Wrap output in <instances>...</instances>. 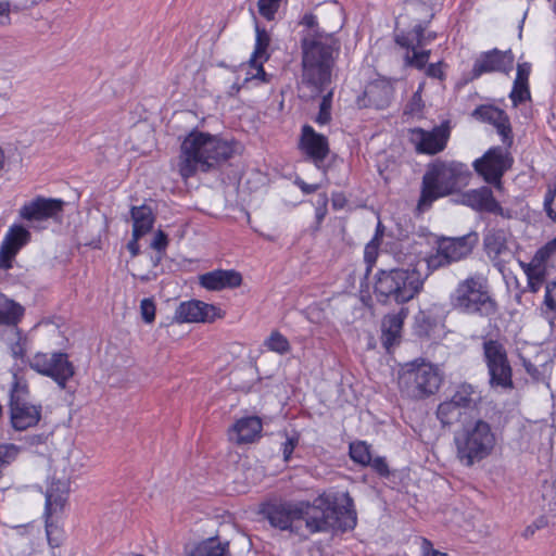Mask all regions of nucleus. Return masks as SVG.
<instances>
[{"mask_svg": "<svg viewBox=\"0 0 556 556\" xmlns=\"http://www.w3.org/2000/svg\"><path fill=\"white\" fill-rule=\"evenodd\" d=\"M258 515L269 525L280 531L300 535L302 526L308 533L319 532H346L356 527L357 517L353 498L349 493L342 495L339 503L337 496L321 494L307 501L270 500L260 505Z\"/></svg>", "mask_w": 556, "mask_h": 556, "instance_id": "obj_1", "label": "nucleus"}, {"mask_svg": "<svg viewBox=\"0 0 556 556\" xmlns=\"http://www.w3.org/2000/svg\"><path fill=\"white\" fill-rule=\"evenodd\" d=\"M481 403V392L464 382L437 408V417L443 427L459 425L463 428V432L455 435V443L457 457L466 466L485 456L486 422L479 418Z\"/></svg>", "mask_w": 556, "mask_h": 556, "instance_id": "obj_2", "label": "nucleus"}, {"mask_svg": "<svg viewBox=\"0 0 556 556\" xmlns=\"http://www.w3.org/2000/svg\"><path fill=\"white\" fill-rule=\"evenodd\" d=\"M300 47L302 54L300 98L313 100L330 86L341 43L334 34L308 35L305 39H300Z\"/></svg>", "mask_w": 556, "mask_h": 556, "instance_id": "obj_3", "label": "nucleus"}, {"mask_svg": "<svg viewBox=\"0 0 556 556\" xmlns=\"http://www.w3.org/2000/svg\"><path fill=\"white\" fill-rule=\"evenodd\" d=\"M238 142L198 130L191 131L182 141L179 156V173L188 179L198 172L208 173L219 168L237 152Z\"/></svg>", "mask_w": 556, "mask_h": 556, "instance_id": "obj_4", "label": "nucleus"}, {"mask_svg": "<svg viewBox=\"0 0 556 556\" xmlns=\"http://www.w3.org/2000/svg\"><path fill=\"white\" fill-rule=\"evenodd\" d=\"M427 278L428 274L421 271V262L379 269L374 277V294L380 304L403 305L422 291Z\"/></svg>", "mask_w": 556, "mask_h": 556, "instance_id": "obj_5", "label": "nucleus"}, {"mask_svg": "<svg viewBox=\"0 0 556 556\" xmlns=\"http://www.w3.org/2000/svg\"><path fill=\"white\" fill-rule=\"evenodd\" d=\"M472 173L469 166L457 161H435L431 163L421 182L417 208L429 210L439 198L456 193L469 185Z\"/></svg>", "mask_w": 556, "mask_h": 556, "instance_id": "obj_6", "label": "nucleus"}, {"mask_svg": "<svg viewBox=\"0 0 556 556\" xmlns=\"http://www.w3.org/2000/svg\"><path fill=\"white\" fill-rule=\"evenodd\" d=\"M442 382L437 366L425 359H415L405 364L399 374V388L403 395L422 400L434 394Z\"/></svg>", "mask_w": 556, "mask_h": 556, "instance_id": "obj_7", "label": "nucleus"}, {"mask_svg": "<svg viewBox=\"0 0 556 556\" xmlns=\"http://www.w3.org/2000/svg\"><path fill=\"white\" fill-rule=\"evenodd\" d=\"M510 150L511 147L506 146L489 148V215L501 216L503 218H510L511 211L502 205L503 200H497L493 195L492 189L497 191L501 195L505 192L502 177L513 168L515 163Z\"/></svg>", "mask_w": 556, "mask_h": 556, "instance_id": "obj_8", "label": "nucleus"}, {"mask_svg": "<svg viewBox=\"0 0 556 556\" xmlns=\"http://www.w3.org/2000/svg\"><path fill=\"white\" fill-rule=\"evenodd\" d=\"M29 367L36 372L51 378L61 390L67 388L76 369L64 352L36 353L29 361Z\"/></svg>", "mask_w": 556, "mask_h": 556, "instance_id": "obj_9", "label": "nucleus"}, {"mask_svg": "<svg viewBox=\"0 0 556 556\" xmlns=\"http://www.w3.org/2000/svg\"><path fill=\"white\" fill-rule=\"evenodd\" d=\"M451 305L465 314L483 315L486 304V286L481 275L469 277L458 283L450 298Z\"/></svg>", "mask_w": 556, "mask_h": 556, "instance_id": "obj_10", "label": "nucleus"}, {"mask_svg": "<svg viewBox=\"0 0 556 556\" xmlns=\"http://www.w3.org/2000/svg\"><path fill=\"white\" fill-rule=\"evenodd\" d=\"M528 288L536 293L546 280L549 269H556V237L542 245L529 263L520 262Z\"/></svg>", "mask_w": 556, "mask_h": 556, "instance_id": "obj_11", "label": "nucleus"}, {"mask_svg": "<svg viewBox=\"0 0 556 556\" xmlns=\"http://www.w3.org/2000/svg\"><path fill=\"white\" fill-rule=\"evenodd\" d=\"M489 383L492 387L513 389V370L503 344L489 340Z\"/></svg>", "mask_w": 556, "mask_h": 556, "instance_id": "obj_12", "label": "nucleus"}, {"mask_svg": "<svg viewBox=\"0 0 556 556\" xmlns=\"http://www.w3.org/2000/svg\"><path fill=\"white\" fill-rule=\"evenodd\" d=\"M220 308L213 304H207L200 300H190L181 302L174 315V320L178 324L184 323H213L220 318Z\"/></svg>", "mask_w": 556, "mask_h": 556, "instance_id": "obj_13", "label": "nucleus"}, {"mask_svg": "<svg viewBox=\"0 0 556 556\" xmlns=\"http://www.w3.org/2000/svg\"><path fill=\"white\" fill-rule=\"evenodd\" d=\"M63 207L64 201L61 199L37 197L21 207L20 216L34 224L59 217L63 212Z\"/></svg>", "mask_w": 556, "mask_h": 556, "instance_id": "obj_14", "label": "nucleus"}, {"mask_svg": "<svg viewBox=\"0 0 556 556\" xmlns=\"http://www.w3.org/2000/svg\"><path fill=\"white\" fill-rule=\"evenodd\" d=\"M450 122L445 121L441 125L435 126L432 130L427 131L421 128L413 130L414 141L418 152L427 154H437L444 150L450 138Z\"/></svg>", "mask_w": 556, "mask_h": 556, "instance_id": "obj_15", "label": "nucleus"}, {"mask_svg": "<svg viewBox=\"0 0 556 556\" xmlns=\"http://www.w3.org/2000/svg\"><path fill=\"white\" fill-rule=\"evenodd\" d=\"M300 146L315 166L321 169L330 152L327 137L316 132L311 125L306 124L302 127Z\"/></svg>", "mask_w": 556, "mask_h": 556, "instance_id": "obj_16", "label": "nucleus"}, {"mask_svg": "<svg viewBox=\"0 0 556 556\" xmlns=\"http://www.w3.org/2000/svg\"><path fill=\"white\" fill-rule=\"evenodd\" d=\"M70 485L66 480L52 479L46 491V531L50 535L53 527L52 517L61 513L67 502Z\"/></svg>", "mask_w": 556, "mask_h": 556, "instance_id": "obj_17", "label": "nucleus"}, {"mask_svg": "<svg viewBox=\"0 0 556 556\" xmlns=\"http://www.w3.org/2000/svg\"><path fill=\"white\" fill-rule=\"evenodd\" d=\"M408 313V308L402 306L397 313L387 314L382 318L381 342L388 351L400 343L404 320Z\"/></svg>", "mask_w": 556, "mask_h": 556, "instance_id": "obj_18", "label": "nucleus"}, {"mask_svg": "<svg viewBox=\"0 0 556 556\" xmlns=\"http://www.w3.org/2000/svg\"><path fill=\"white\" fill-rule=\"evenodd\" d=\"M200 285L211 291L233 289L242 283V276L235 269H215L199 277Z\"/></svg>", "mask_w": 556, "mask_h": 556, "instance_id": "obj_19", "label": "nucleus"}, {"mask_svg": "<svg viewBox=\"0 0 556 556\" xmlns=\"http://www.w3.org/2000/svg\"><path fill=\"white\" fill-rule=\"evenodd\" d=\"M12 427L17 431H24L35 427L41 419V404L24 402L23 405L9 406Z\"/></svg>", "mask_w": 556, "mask_h": 556, "instance_id": "obj_20", "label": "nucleus"}, {"mask_svg": "<svg viewBox=\"0 0 556 556\" xmlns=\"http://www.w3.org/2000/svg\"><path fill=\"white\" fill-rule=\"evenodd\" d=\"M477 242L478 235L476 232H470L456 238H441L438 241L441 245V250L448 255L453 263L458 262L470 254Z\"/></svg>", "mask_w": 556, "mask_h": 556, "instance_id": "obj_21", "label": "nucleus"}, {"mask_svg": "<svg viewBox=\"0 0 556 556\" xmlns=\"http://www.w3.org/2000/svg\"><path fill=\"white\" fill-rule=\"evenodd\" d=\"M24 307L0 293V325L7 326L8 334H18V323L24 316Z\"/></svg>", "mask_w": 556, "mask_h": 556, "instance_id": "obj_22", "label": "nucleus"}, {"mask_svg": "<svg viewBox=\"0 0 556 556\" xmlns=\"http://www.w3.org/2000/svg\"><path fill=\"white\" fill-rule=\"evenodd\" d=\"M393 97L392 86L384 80L370 83L364 91L365 106L382 110L389 106Z\"/></svg>", "mask_w": 556, "mask_h": 556, "instance_id": "obj_23", "label": "nucleus"}, {"mask_svg": "<svg viewBox=\"0 0 556 556\" xmlns=\"http://www.w3.org/2000/svg\"><path fill=\"white\" fill-rule=\"evenodd\" d=\"M262 421L256 416L239 419L232 427L231 439L238 444L252 443L262 431Z\"/></svg>", "mask_w": 556, "mask_h": 556, "instance_id": "obj_24", "label": "nucleus"}, {"mask_svg": "<svg viewBox=\"0 0 556 556\" xmlns=\"http://www.w3.org/2000/svg\"><path fill=\"white\" fill-rule=\"evenodd\" d=\"M489 124H491L500 136L502 146L513 147L514 132L508 114L498 108L489 104Z\"/></svg>", "mask_w": 556, "mask_h": 556, "instance_id": "obj_25", "label": "nucleus"}, {"mask_svg": "<svg viewBox=\"0 0 556 556\" xmlns=\"http://www.w3.org/2000/svg\"><path fill=\"white\" fill-rule=\"evenodd\" d=\"M130 215L132 219V231L136 232V237H142L151 231L155 216L150 206L146 204L131 206Z\"/></svg>", "mask_w": 556, "mask_h": 556, "instance_id": "obj_26", "label": "nucleus"}, {"mask_svg": "<svg viewBox=\"0 0 556 556\" xmlns=\"http://www.w3.org/2000/svg\"><path fill=\"white\" fill-rule=\"evenodd\" d=\"M9 406L23 405L29 402L30 391L26 378L16 370L12 375L11 387L9 391Z\"/></svg>", "mask_w": 556, "mask_h": 556, "instance_id": "obj_27", "label": "nucleus"}, {"mask_svg": "<svg viewBox=\"0 0 556 556\" xmlns=\"http://www.w3.org/2000/svg\"><path fill=\"white\" fill-rule=\"evenodd\" d=\"M191 556H231V554L228 542L223 543L217 538H212L198 544Z\"/></svg>", "mask_w": 556, "mask_h": 556, "instance_id": "obj_28", "label": "nucleus"}, {"mask_svg": "<svg viewBox=\"0 0 556 556\" xmlns=\"http://www.w3.org/2000/svg\"><path fill=\"white\" fill-rule=\"evenodd\" d=\"M514 54L510 51H498L496 49L489 51V72L509 73L514 67Z\"/></svg>", "mask_w": 556, "mask_h": 556, "instance_id": "obj_29", "label": "nucleus"}, {"mask_svg": "<svg viewBox=\"0 0 556 556\" xmlns=\"http://www.w3.org/2000/svg\"><path fill=\"white\" fill-rule=\"evenodd\" d=\"M30 240V232L22 225H12L4 236L5 245L20 251Z\"/></svg>", "mask_w": 556, "mask_h": 556, "instance_id": "obj_30", "label": "nucleus"}, {"mask_svg": "<svg viewBox=\"0 0 556 556\" xmlns=\"http://www.w3.org/2000/svg\"><path fill=\"white\" fill-rule=\"evenodd\" d=\"M437 326V319L432 315L420 311L415 316L414 334L418 338H431Z\"/></svg>", "mask_w": 556, "mask_h": 556, "instance_id": "obj_31", "label": "nucleus"}, {"mask_svg": "<svg viewBox=\"0 0 556 556\" xmlns=\"http://www.w3.org/2000/svg\"><path fill=\"white\" fill-rule=\"evenodd\" d=\"M255 47L254 51L251 55L252 62H255L256 59H262L263 61H267L269 59L268 48L271 41L269 33L261 27L257 23L255 24Z\"/></svg>", "mask_w": 556, "mask_h": 556, "instance_id": "obj_32", "label": "nucleus"}, {"mask_svg": "<svg viewBox=\"0 0 556 556\" xmlns=\"http://www.w3.org/2000/svg\"><path fill=\"white\" fill-rule=\"evenodd\" d=\"M462 203L481 213L486 211V186L463 193Z\"/></svg>", "mask_w": 556, "mask_h": 556, "instance_id": "obj_33", "label": "nucleus"}, {"mask_svg": "<svg viewBox=\"0 0 556 556\" xmlns=\"http://www.w3.org/2000/svg\"><path fill=\"white\" fill-rule=\"evenodd\" d=\"M349 454L353 462L362 466H368L371 463L370 445L365 441L351 443Z\"/></svg>", "mask_w": 556, "mask_h": 556, "instance_id": "obj_34", "label": "nucleus"}, {"mask_svg": "<svg viewBox=\"0 0 556 556\" xmlns=\"http://www.w3.org/2000/svg\"><path fill=\"white\" fill-rule=\"evenodd\" d=\"M425 262L427 267V271L425 274H428V276L434 270L446 267L453 263L448 255L441 250V245L439 243L435 253L427 256Z\"/></svg>", "mask_w": 556, "mask_h": 556, "instance_id": "obj_35", "label": "nucleus"}, {"mask_svg": "<svg viewBox=\"0 0 556 556\" xmlns=\"http://www.w3.org/2000/svg\"><path fill=\"white\" fill-rule=\"evenodd\" d=\"M264 344L269 351L280 355H285L291 350L289 340L279 331H273Z\"/></svg>", "mask_w": 556, "mask_h": 556, "instance_id": "obj_36", "label": "nucleus"}, {"mask_svg": "<svg viewBox=\"0 0 556 556\" xmlns=\"http://www.w3.org/2000/svg\"><path fill=\"white\" fill-rule=\"evenodd\" d=\"M300 25L304 27V29L300 33V39H305L308 35L330 34L319 27L317 16L313 13H305L300 21Z\"/></svg>", "mask_w": 556, "mask_h": 556, "instance_id": "obj_37", "label": "nucleus"}, {"mask_svg": "<svg viewBox=\"0 0 556 556\" xmlns=\"http://www.w3.org/2000/svg\"><path fill=\"white\" fill-rule=\"evenodd\" d=\"M509 99L514 108L519 106L526 101L531 99V92L529 84L514 81L513 88L509 92Z\"/></svg>", "mask_w": 556, "mask_h": 556, "instance_id": "obj_38", "label": "nucleus"}, {"mask_svg": "<svg viewBox=\"0 0 556 556\" xmlns=\"http://www.w3.org/2000/svg\"><path fill=\"white\" fill-rule=\"evenodd\" d=\"M546 216L556 223V181L548 185L543 201Z\"/></svg>", "mask_w": 556, "mask_h": 556, "instance_id": "obj_39", "label": "nucleus"}, {"mask_svg": "<svg viewBox=\"0 0 556 556\" xmlns=\"http://www.w3.org/2000/svg\"><path fill=\"white\" fill-rule=\"evenodd\" d=\"M415 48L412 50V54L409 52L406 53L405 63L412 67H416L418 70H424L428 63L430 56V50H417Z\"/></svg>", "mask_w": 556, "mask_h": 556, "instance_id": "obj_40", "label": "nucleus"}, {"mask_svg": "<svg viewBox=\"0 0 556 556\" xmlns=\"http://www.w3.org/2000/svg\"><path fill=\"white\" fill-rule=\"evenodd\" d=\"M427 24H428V22L418 23L413 28V35H414V38L416 39V46L419 49H422L424 47L429 45L437 37V34L433 31H429L428 34L425 33L426 28H427Z\"/></svg>", "mask_w": 556, "mask_h": 556, "instance_id": "obj_41", "label": "nucleus"}, {"mask_svg": "<svg viewBox=\"0 0 556 556\" xmlns=\"http://www.w3.org/2000/svg\"><path fill=\"white\" fill-rule=\"evenodd\" d=\"M544 305L546 307L545 314L553 313L554 315L549 318V323L553 324V319L556 318V281L546 285Z\"/></svg>", "mask_w": 556, "mask_h": 556, "instance_id": "obj_42", "label": "nucleus"}, {"mask_svg": "<svg viewBox=\"0 0 556 556\" xmlns=\"http://www.w3.org/2000/svg\"><path fill=\"white\" fill-rule=\"evenodd\" d=\"M378 257V243L372 239L364 250V261L366 263L365 278H368Z\"/></svg>", "mask_w": 556, "mask_h": 556, "instance_id": "obj_43", "label": "nucleus"}, {"mask_svg": "<svg viewBox=\"0 0 556 556\" xmlns=\"http://www.w3.org/2000/svg\"><path fill=\"white\" fill-rule=\"evenodd\" d=\"M281 0H258L260 14L267 21H273L279 10Z\"/></svg>", "mask_w": 556, "mask_h": 556, "instance_id": "obj_44", "label": "nucleus"}, {"mask_svg": "<svg viewBox=\"0 0 556 556\" xmlns=\"http://www.w3.org/2000/svg\"><path fill=\"white\" fill-rule=\"evenodd\" d=\"M18 451L14 444H0V466H9L17 457Z\"/></svg>", "mask_w": 556, "mask_h": 556, "instance_id": "obj_45", "label": "nucleus"}, {"mask_svg": "<svg viewBox=\"0 0 556 556\" xmlns=\"http://www.w3.org/2000/svg\"><path fill=\"white\" fill-rule=\"evenodd\" d=\"M299 442L300 434L298 432L293 431L291 434H287L286 441L282 443V456L286 463L291 459L295 447L299 445Z\"/></svg>", "mask_w": 556, "mask_h": 556, "instance_id": "obj_46", "label": "nucleus"}, {"mask_svg": "<svg viewBox=\"0 0 556 556\" xmlns=\"http://www.w3.org/2000/svg\"><path fill=\"white\" fill-rule=\"evenodd\" d=\"M10 341V349L14 358H22L25 355V348L22 343V331L18 328V334H8L5 339Z\"/></svg>", "mask_w": 556, "mask_h": 556, "instance_id": "obj_47", "label": "nucleus"}, {"mask_svg": "<svg viewBox=\"0 0 556 556\" xmlns=\"http://www.w3.org/2000/svg\"><path fill=\"white\" fill-rule=\"evenodd\" d=\"M155 303L152 299H143L140 303L141 317L144 323L152 324L155 319Z\"/></svg>", "mask_w": 556, "mask_h": 556, "instance_id": "obj_48", "label": "nucleus"}, {"mask_svg": "<svg viewBox=\"0 0 556 556\" xmlns=\"http://www.w3.org/2000/svg\"><path fill=\"white\" fill-rule=\"evenodd\" d=\"M17 252V250L10 248L2 242L0 245V268L10 269L12 267V260L15 257Z\"/></svg>", "mask_w": 556, "mask_h": 556, "instance_id": "obj_49", "label": "nucleus"}, {"mask_svg": "<svg viewBox=\"0 0 556 556\" xmlns=\"http://www.w3.org/2000/svg\"><path fill=\"white\" fill-rule=\"evenodd\" d=\"M421 90H422V85L419 86L418 90L416 92H414L410 100L406 104V106H405L406 114H416V113H420L422 111L424 102L421 99Z\"/></svg>", "mask_w": 556, "mask_h": 556, "instance_id": "obj_50", "label": "nucleus"}, {"mask_svg": "<svg viewBox=\"0 0 556 556\" xmlns=\"http://www.w3.org/2000/svg\"><path fill=\"white\" fill-rule=\"evenodd\" d=\"M372 470L378 473L382 478H388L390 476L389 465L387 463L386 457L377 456L375 458L371 457V463L369 465Z\"/></svg>", "mask_w": 556, "mask_h": 556, "instance_id": "obj_51", "label": "nucleus"}, {"mask_svg": "<svg viewBox=\"0 0 556 556\" xmlns=\"http://www.w3.org/2000/svg\"><path fill=\"white\" fill-rule=\"evenodd\" d=\"M547 523H548L547 518L545 516H540L531 525L526 527V529L522 532V536L525 539H530L531 536L534 535V533L538 530L545 528L547 526Z\"/></svg>", "mask_w": 556, "mask_h": 556, "instance_id": "obj_52", "label": "nucleus"}, {"mask_svg": "<svg viewBox=\"0 0 556 556\" xmlns=\"http://www.w3.org/2000/svg\"><path fill=\"white\" fill-rule=\"evenodd\" d=\"M266 61H263L262 59H256L255 62H252V59H250L249 64L252 68L256 71L255 74L252 75L253 79H258L262 83H268L269 81V75L265 72L263 64Z\"/></svg>", "mask_w": 556, "mask_h": 556, "instance_id": "obj_53", "label": "nucleus"}, {"mask_svg": "<svg viewBox=\"0 0 556 556\" xmlns=\"http://www.w3.org/2000/svg\"><path fill=\"white\" fill-rule=\"evenodd\" d=\"M167 245V235L163 230H159L151 242V248L154 249L157 253H165Z\"/></svg>", "mask_w": 556, "mask_h": 556, "instance_id": "obj_54", "label": "nucleus"}, {"mask_svg": "<svg viewBox=\"0 0 556 556\" xmlns=\"http://www.w3.org/2000/svg\"><path fill=\"white\" fill-rule=\"evenodd\" d=\"M395 42L402 47L406 48L407 50H413L415 48H418L416 46V39L414 38L413 30L408 34H396L395 35Z\"/></svg>", "mask_w": 556, "mask_h": 556, "instance_id": "obj_55", "label": "nucleus"}, {"mask_svg": "<svg viewBox=\"0 0 556 556\" xmlns=\"http://www.w3.org/2000/svg\"><path fill=\"white\" fill-rule=\"evenodd\" d=\"M484 73H486V52H482L478 60L476 61L471 70L469 79H476Z\"/></svg>", "mask_w": 556, "mask_h": 556, "instance_id": "obj_56", "label": "nucleus"}, {"mask_svg": "<svg viewBox=\"0 0 556 556\" xmlns=\"http://www.w3.org/2000/svg\"><path fill=\"white\" fill-rule=\"evenodd\" d=\"M421 556H450L448 554L441 552L439 549H434L430 540L422 538L421 539Z\"/></svg>", "mask_w": 556, "mask_h": 556, "instance_id": "obj_57", "label": "nucleus"}, {"mask_svg": "<svg viewBox=\"0 0 556 556\" xmlns=\"http://www.w3.org/2000/svg\"><path fill=\"white\" fill-rule=\"evenodd\" d=\"M331 121V105L319 103V111L315 122L319 125H327Z\"/></svg>", "mask_w": 556, "mask_h": 556, "instance_id": "obj_58", "label": "nucleus"}, {"mask_svg": "<svg viewBox=\"0 0 556 556\" xmlns=\"http://www.w3.org/2000/svg\"><path fill=\"white\" fill-rule=\"evenodd\" d=\"M442 66H443V62H437V63L429 64L426 68L427 76H429L431 78H437V79L443 80L445 77V74L442 70Z\"/></svg>", "mask_w": 556, "mask_h": 556, "instance_id": "obj_59", "label": "nucleus"}, {"mask_svg": "<svg viewBox=\"0 0 556 556\" xmlns=\"http://www.w3.org/2000/svg\"><path fill=\"white\" fill-rule=\"evenodd\" d=\"M472 165L476 173L481 176L484 181H486V152L477 159Z\"/></svg>", "mask_w": 556, "mask_h": 556, "instance_id": "obj_60", "label": "nucleus"}, {"mask_svg": "<svg viewBox=\"0 0 556 556\" xmlns=\"http://www.w3.org/2000/svg\"><path fill=\"white\" fill-rule=\"evenodd\" d=\"M530 66L528 64H519L517 67L516 78L514 81L529 84Z\"/></svg>", "mask_w": 556, "mask_h": 556, "instance_id": "obj_61", "label": "nucleus"}, {"mask_svg": "<svg viewBox=\"0 0 556 556\" xmlns=\"http://www.w3.org/2000/svg\"><path fill=\"white\" fill-rule=\"evenodd\" d=\"M294 182L305 194L314 193L320 187L318 184H313V185L306 184L304 180H302L300 178H296Z\"/></svg>", "mask_w": 556, "mask_h": 556, "instance_id": "obj_62", "label": "nucleus"}, {"mask_svg": "<svg viewBox=\"0 0 556 556\" xmlns=\"http://www.w3.org/2000/svg\"><path fill=\"white\" fill-rule=\"evenodd\" d=\"M141 237H136V232L132 231V239L127 243V249L130 252L131 256L135 257L140 253V245L138 240Z\"/></svg>", "mask_w": 556, "mask_h": 556, "instance_id": "obj_63", "label": "nucleus"}, {"mask_svg": "<svg viewBox=\"0 0 556 556\" xmlns=\"http://www.w3.org/2000/svg\"><path fill=\"white\" fill-rule=\"evenodd\" d=\"M472 116L482 122H485L486 121V104H481L476 110H473Z\"/></svg>", "mask_w": 556, "mask_h": 556, "instance_id": "obj_64", "label": "nucleus"}]
</instances>
